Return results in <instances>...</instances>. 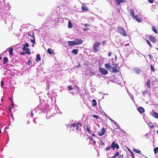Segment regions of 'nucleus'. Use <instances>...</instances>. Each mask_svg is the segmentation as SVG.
Masks as SVG:
<instances>
[{"mask_svg": "<svg viewBox=\"0 0 158 158\" xmlns=\"http://www.w3.org/2000/svg\"><path fill=\"white\" fill-rule=\"evenodd\" d=\"M148 56L149 58L151 59H152L153 58V56L150 54H149Z\"/></svg>", "mask_w": 158, "mask_h": 158, "instance_id": "obj_41", "label": "nucleus"}, {"mask_svg": "<svg viewBox=\"0 0 158 158\" xmlns=\"http://www.w3.org/2000/svg\"><path fill=\"white\" fill-rule=\"evenodd\" d=\"M148 44L151 47H152L150 41L147 40H145Z\"/></svg>", "mask_w": 158, "mask_h": 158, "instance_id": "obj_35", "label": "nucleus"}, {"mask_svg": "<svg viewBox=\"0 0 158 158\" xmlns=\"http://www.w3.org/2000/svg\"><path fill=\"white\" fill-rule=\"evenodd\" d=\"M105 66L106 67V68L108 69H110V64H106L105 65Z\"/></svg>", "mask_w": 158, "mask_h": 158, "instance_id": "obj_24", "label": "nucleus"}, {"mask_svg": "<svg viewBox=\"0 0 158 158\" xmlns=\"http://www.w3.org/2000/svg\"><path fill=\"white\" fill-rule=\"evenodd\" d=\"M11 107H10H10H9L8 109H9V112H11Z\"/></svg>", "mask_w": 158, "mask_h": 158, "instance_id": "obj_52", "label": "nucleus"}, {"mask_svg": "<svg viewBox=\"0 0 158 158\" xmlns=\"http://www.w3.org/2000/svg\"><path fill=\"white\" fill-rule=\"evenodd\" d=\"M118 32L123 36H126L127 35L126 31L123 29V27H120L117 28Z\"/></svg>", "mask_w": 158, "mask_h": 158, "instance_id": "obj_3", "label": "nucleus"}, {"mask_svg": "<svg viewBox=\"0 0 158 158\" xmlns=\"http://www.w3.org/2000/svg\"><path fill=\"white\" fill-rule=\"evenodd\" d=\"M92 135L94 137L95 136V135L94 133H93L92 134Z\"/></svg>", "mask_w": 158, "mask_h": 158, "instance_id": "obj_61", "label": "nucleus"}, {"mask_svg": "<svg viewBox=\"0 0 158 158\" xmlns=\"http://www.w3.org/2000/svg\"><path fill=\"white\" fill-rule=\"evenodd\" d=\"M135 72L137 74H139L141 72V70L139 69H136L135 70Z\"/></svg>", "mask_w": 158, "mask_h": 158, "instance_id": "obj_23", "label": "nucleus"}, {"mask_svg": "<svg viewBox=\"0 0 158 158\" xmlns=\"http://www.w3.org/2000/svg\"><path fill=\"white\" fill-rule=\"evenodd\" d=\"M148 125L149 127L151 128H152L154 127V125H153L152 123L151 122L149 123Z\"/></svg>", "mask_w": 158, "mask_h": 158, "instance_id": "obj_32", "label": "nucleus"}, {"mask_svg": "<svg viewBox=\"0 0 158 158\" xmlns=\"http://www.w3.org/2000/svg\"><path fill=\"white\" fill-rule=\"evenodd\" d=\"M85 27H89V25L87 23H86L85 24Z\"/></svg>", "mask_w": 158, "mask_h": 158, "instance_id": "obj_51", "label": "nucleus"}, {"mask_svg": "<svg viewBox=\"0 0 158 158\" xmlns=\"http://www.w3.org/2000/svg\"><path fill=\"white\" fill-rule=\"evenodd\" d=\"M121 0H115L116 4L117 5H119L121 3Z\"/></svg>", "mask_w": 158, "mask_h": 158, "instance_id": "obj_27", "label": "nucleus"}, {"mask_svg": "<svg viewBox=\"0 0 158 158\" xmlns=\"http://www.w3.org/2000/svg\"><path fill=\"white\" fill-rule=\"evenodd\" d=\"M137 110L140 113H142L144 112V110L142 107H139Z\"/></svg>", "mask_w": 158, "mask_h": 158, "instance_id": "obj_16", "label": "nucleus"}, {"mask_svg": "<svg viewBox=\"0 0 158 158\" xmlns=\"http://www.w3.org/2000/svg\"><path fill=\"white\" fill-rule=\"evenodd\" d=\"M26 51V52H29L28 53H27L28 54H31V52L29 51V49L28 48H27L26 50H25Z\"/></svg>", "mask_w": 158, "mask_h": 158, "instance_id": "obj_36", "label": "nucleus"}, {"mask_svg": "<svg viewBox=\"0 0 158 158\" xmlns=\"http://www.w3.org/2000/svg\"><path fill=\"white\" fill-rule=\"evenodd\" d=\"M68 44L69 46H72L76 45V44L74 41H68Z\"/></svg>", "mask_w": 158, "mask_h": 158, "instance_id": "obj_12", "label": "nucleus"}, {"mask_svg": "<svg viewBox=\"0 0 158 158\" xmlns=\"http://www.w3.org/2000/svg\"><path fill=\"white\" fill-rule=\"evenodd\" d=\"M149 39L153 43H156L157 41V40L156 38L152 35H149Z\"/></svg>", "mask_w": 158, "mask_h": 158, "instance_id": "obj_8", "label": "nucleus"}, {"mask_svg": "<svg viewBox=\"0 0 158 158\" xmlns=\"http://www.w3.org/2000/svg\"><path fill=\"white\" fill-rule=\"evenodd\" d=\"M123 156H124V155L123 154H122V155H121L120 156H119V157L120 158V157H121L122 158H123Z\"/></svg>", "mask_w": 158, "mask_h": 158, "instance_id": "obj_50", "label": "nucleus"}, {"mask_svg": "<svg viewBox=\"0 0 158 158\" xmlns=\"http://www.w3.org/2000/svg\"><path fill=\"white\" fill-rule=\"evenodd\" d=\"M93 117L94 118H98V116L94 114V115H93Z\"/></svg>", "mask_w": 158, "mask_h": 158, "instance_id": "obj_45", "label": "nucleus"}, {"mask_svg": "<svg viewBox=\"0 0 158 158\" xmlns=\"http://www.w3.org/2000/svg\"><path fill=\"white\" fill-rule=\"evenodd\" d=\"M121 2H126V1L125 0H121Z\"/></svg>", "mask_w": 158, "mask_h": 158, "instance_id": "obj_58", "label": "nucleus"}, {"mask_svg": "<svg viewBox=\"0 0 158 158\" xmlns=\"http://www.w3.org/2000/svg\"><path fill=\"white\" fill-rule=\"evenodd\" d=\"M119 66H118L117 64H116L115 65L114 67H111L110 69L111 70V71L112 72L115 73L119 72Z\"/></svg>", "mask_w": 158, "mask_h": 158, "instance_id": "obj_4", "label": "nucleus"}, {"mask_svg": "<svg viewBox=\"0 0 158 158\" xmlns=\"http://www.w3.org/2000/svg\"><path fill=\"white\" fill-rule=\"evenodd\" d=\"M11 102H12V103H11V106L10 107H11V108H13L14 107V104L13 102L12 99H11Z\"/></svg>", "mask_w": 158, "mask_h": 158, "instance_id": "obj_38", "label": "nucleus"}, {"mask_svg": "<svg viewBox=\"0 0 158 158\" xmlns=\"http://www.w3.org/2000/svg\"><path fill=\"white\" fill-rule=\"evenodd\" d=\"M110 147V146L106 148L105 149L106 151L109 150Z\"/></svg>", "mask_w": 158, "mask_h": 158, "instance_id": "obj_44", "label": "nucleus"}, {"mask_svg": "<svg viewBox=\"0 0 158 158\" xmlns=\"http://www.w3.org/2000/svg\"><path fill=\"white\" fill-rule=\"evenodd\" d=\"M101 145H105V144H104V143H103V142H102H102H101Z\"/></svg>", "mask_w": 158, "mask_h": 158, "instance_id": "obj_59", "label": "nucleus"}, {"mask_svg": "<svg viewBox=\"0 0 158 158\" xmlns=\"http://www.w3.org/2000/svg\"><path fill=\"white\" fill-rule=\"evenodd\" d=\"M116 156H112L111 157V158H116Z\"/></svg>", "mask_w": 158, "mask_h": 158, "instance_id": "obj_60", "label": "nucleus"}, {"mask_svg": "<svg viewBox=\"0 0 158 158\" xmlns=\"http://www.w3.org/2000/svg\"><path fill=\"white\" fill-rule=\"evenodd\" d=\"M28 35L29 36H30L31 37V36H32V35H31V33L30 34L29 33L28 34Z\"/></svg>", "mask_w": 158, "mask_h": 158, "instance_id": "obj_55", "label": "nucleus"}, {"mask_svg": "<svg viewBox=\"0 0 158 158\" xmlns=\"http://www.w3.org/2000/svg\"><path fill=\"white\" fill-rule=\"evenodd\" d=\"M86 131L88 132V133L90 134V133L91 132V131L89 129L88 125L86 126Z\"/></svg>", "mask_w": 158, "mask_h": 158, "instance_id": "obj_29", "label": "nucleus"}, {"mask_svg": "<svg viewBox=\"0 0 158 158\" xmlns=\"http://www.w3.org/2000/svg\"><path fill=\"white\" fill-rule=\"evenodd\" d=\"M76 45H79L83 43V40L81 39H77L74 41Z\"/></svg>", "mask_w": 158, "mask_h": 158, "instance_id": "obj_9", "label": "nucleus"}, {"mask_svg": "<svg viewBox=\"0 0 158 158\" xmlns=\"http://www.w3.org/2000/svg\"><path fill=\"white\" fill-rule=\"evenodd\" d=\"M89 139H90V140H93V138L92 137H91L90 136L89 137Z\"/></svg>", "mask_w": 158, "mask_h": 158, "instance_id": "obj_53", "label": "nucleus"}, {"mask_svg": "<svg viewBox=\"0 0 158 158\" xmlns=\"http://www.w3.org/2000/svg\"><path fill=\"white\" fill-rule=\"evenodd\" d=\"M31 61L30 60H29L28 61V64L29 65H31Z\"/></svg>", "mask_w": 158, "mask_h": 158, "instance_id": "obj_42", "label": "nucleus"}, {"mask_svg": "<svg viewBox=\"0 0 158 158\" xmlns=\"http://www.w3.org/2000/svg\"><path fill=\"white\" fill-rule=\"evenodd\" d=\"M24 46L26 48L28 47H29V44L28 43H25V44L24 45Z\"/></svg>", "mask_w": 158, "mask_h": 158, "instance_id": "obj_43", "label": "nucleus"}, {"mask_svg": "<svg viewBox=\"0 0 158 158\" xmlns=\"http://www.w3.org/2000/svg\"><path fill=\"white\" fill-rule=\"evenodd\" d=\"M135 152L137 153H138L139 154H141V152L140 150H139L138 149H134L133 150Z\"/></svg>", "mask_w": 158, "mask_h": 158, "instance_id": "obj_26", "label": "nucleus"}, {"mask_svg": "<svg viewBox=\"0 0 158 158\" xmlns=\"http://www.w3.org/2000/svg\"><path fill=\"white\" fill-rule=\"evenodd\" d=\"M132 158H135V157H134V155H133V156H132Z\"/></svg>", "mask_w": 158, "mask_h": 158, "instance_id": "obj_64", "label": "nucleus"}, {"mask_svg": "<svg viewBox=\"0 0 158 158\" xmlns=\"http://www.w3.org/2000/svg\"><path fill=\"white\" fill-rule=\"evenodd\" d=\"M152 30L153 31V32H155L156 34H157V32L156 29V27L154 26H152Z\"/></svg>", "mask_w": 158, "mask_h": 158, "instance_id": "obj_31", "label": "nucleus"}, {"mask_svg": "<svg viewBox=\"0 0 158 158\" xmlns=\"http://www.w3.org/2000/svg\"><path fill=\"white\" fill-rule=\"evenodd\" d=\"M111 120L113 122H114V123H116V122H115L113 120H112V119H111Z\"/></svg>", "mask_w": 158, "mask_h": 158, "instance_id": "obj_62", "label": "nucleus"}, {"mask_svg": "<svg viewBox=\"0 0 158 158\" xmlns=\"http://www.w3.org/2000/svg\"><path fill=\"white\" fill-rule=\"evenodd\" d=\"M99 70L100 72L103 75H106L108 74V71L102 68H99Z\"/></svg>", "mask_w": 158, "mask_h": 158, "instance_id": "obj_6", "label": "nucleus"}, {"mask_svg": "<svg viewBox=\"0 0 158 158\" xmlns=\"http://www.w3.org/2000/svg\"><path fill=\"white\" fill-rule=\"evenodd\" d=\"M8 59L7 57H4L3 59V64H5V63H6L8 61Z\"/></svg>", "mask_w": 158, "mask_h": 158, "instance_id": "obj_22", "label": "nucleus"}, {"mask_svg": "<svg viewBox=\"0 0 158 158\" xmlns=\"http://www.w3.org/2000/svg\"><path fill=\"white\" fill-rule=\"evenodd\" d=\"M105 130L104 127L102 128L100 131L98 132V134L99 136H102L103 135L105 132Z\"/></svg>", "mask_w": 158, "mask_h": 158, "instance_id": "obj_10", "label": "nucleus"}, {"mask_svg": "<svg viewBox=\"0 0 158 158\" xmlns=\"http://www.w3.org/2000/svg\"><path fill=\"white\" fill-rule=\"evenodd\" d=\"M73 89V88L72 85H70L68 86V89L69 90H72Z\"/></svg>", "mask_w": 158, "mask_h": 158, "instance_id": "obj_39", "label": "nucleus"}, {"mask_svg": "<svg viewBox=\"0 0 158 158\" xmlns=\"http://www.w3.org/2000/svg\"><path fill=\"white\" fill-rule=\"evenodd\" d=\"M78 133H77L78 135L81 138H84L85 136L84 131L81 129Z\"/></svg>", "mask_w": 158, "mask_h": 158, "instance_id": "obj_5", "label": "nucleus"}, {"mask_svg": "<svg viewBox=\"0 0 158 158\" xmlns=\"http://www.w3.org/2000/svg\"><path fill=\"white\" fill-rule=\"evenodd\" d=\"M93 143L94 144H95L96 143V142L95 140H94V141H93Z\"/></svg>", "mask_w": 158, "mask_h": 158, "instance_id": "obj_63", "label": "nucleus"}, {"mask_svg": "<svg viewBox=\"0 0 158 158\" xmlns=\"http://www.w3.org/2000/svg\"><path fill=\"white\" fill-rule=\"evenodd\" d=\"M29 52H20V54L21 55H24L28 53Z\"/></svg>", "mask_w": 158, "mask_h": 158, "instance_id": "obj_37", "label": "nucleus"}, {"mask_svg": "<svg viewBox=\"0 0 158 158\" xmlns=\"http://www.w3.org/2000/svg\"><path fill=\"white\" fill-rule=\"evenodd\" d=\"M150 67H151V71H152L153 72H154L155 71V69L154 68V66H153V65H151Z\"/></svg>", "mask_w": 158, "mask_h": 158, "instance_id": "obj_34", "label": "nucleus"}, {"mask_svg": "<svg viewBox=\"0 0 158 158\" xmlns=\"http://www.w3.org/2000/svg\"><path fill=\"white\" fill-rule=\"evenodd\" d=\"M32 36L31 37L33 38V39L32 40L31 39V43L33 44L32 46H33L34 45V44L35 43V36L33 33H32Z\"/></svg>", "mask_w": 158, "mask_h": 158, "instance_id": "obj_11", "label": "nucleus"}, {"mask_svg": "<svg viewBox=\"0 0 158 158\" xmlns=\"http://www.w3.org/2000/svg\"><path fill=\"white\" fill-rule=\"evenodd\" d=\"M35 60L37 62H38L39 61L41 60L40 55L39 54H38L37 55Z\"/></svg>", "mask_w": 158, "mask_h": 158, "instance_id": "obj_15", "label": "nucleus"}, {"mask_svg": "<svg viewBox=\"0 0 158 158\" xmlns=\"http://www.w3.org/2000/svg\"><path fill=\"white\" fill-rule=\"evenodd\" d=\"M134 11L133 9H131L130 11V15L133 17H134Z\"/></svg>", "mask_w": 158, "mask_h": 158, "instance_id": "obj_18", "label": "nucleus"}, {"mask_svg": "<svg viewBox=\"0 0 158 158\" xmlns=\"http://www.w3.org/2000/svg\"><path fill=\"white\" fill-rule=\"evenodd\" d=\"M100 44V43L98 42H95L94 44L93 48L95 52H96L99 51V50L98 49V48Z\"/></svg>", "mask_w": 158, "mask_h": 158, "instance_id": "obj_2", "label": "nucleus"}, {"mask_svg": "<svg viewBox=\"0 0 158 158\" xmlns=\"http://www.w3.org/2000/svg\"><path fill=\"white\" fill-rule=\"evenodd\" d=\"M154 0H148V2L151 3H152L153 2Z\"/></svg>", "mask_w": 158, "mask_h": 158, "instance_id": "obj_48", "label": "nucleus"}, {"mask_svg": "<svg viewBox=\"0 0 158 158\" xmlns=\"http://www.w3.org/2000/svg\"><path fill=\"white\" fill-rule=\"evenodd\" d=\"M111 148H112L113 150H114L115 148H116L117 149H118L119 148V146L117 143H115L114 141H113L110 146Z\"/></svg>", "mask_w": 158, "mask_h": 158, "instance_id": "obj_7", "label": "nucleus"}, {"mask_svg": "<svg viewBox=\"0 0 158 158\" xmlns=\"http://www.w3.org/2000/svg\"><path fill=\"white\" fill-rule=\"evenodd\" d=\"M14 49L13 48H10L9 49V53L10 55L11 56H12L13 55V51Z\"/></svg>", "mask_w": 158, "mask_h": 158, "instance_id": "obj_21", "label": "nucleus"}, {"mask_svg": "<svg viewBox=\"0 0 158 158\" xmlns=\"http://www.w3.org/2000/svg\"><path fill=\"white\" fill-rule=\"evenodd\" d=\"M119 152H117L115 153L114 156L116 157L117 156H118L119 155Z\"/></svg>", "mask_w": 158, "mask_h": 158, "instance_id": "obj_40", "label": "nucleus"}, {"mask_svg": "<svg viewBox=\"0 0 158 158\" xmlns=\"http://www.w3.org/2000/svg\"><path fill=\"white\" fill-rule=\"evenodd\" d=\"M135 19L138 22H139L141 21V19L139 18L138 15H135Z\"/></svg>", "mask_w": 158, "mask_h": 158, "instance_id": "obj_19", "label": "nucleus"}, {"mask_svg": "<svg viewBox=\"0 0 158 158\" xmlns=\"http://www.w3.org/2000/svg\"><path fill=\"white\" fill-rule=\"evenodd\" d=\"M102 43L103 45H104L106 43V41H104L102 42Z\"/></svg>", "mask_w": 158, "mask_h": 158, "instance_id": "obj_54", "label": "nucleus"}, {"mask_svg": "<svg viewBox=\"0 0 158 158\" xmlns=\"http://www.w3.org/2000/svg\"><path fill=\"white\" fill-rule=\"evenodd\" d=\"M68 27L69 28H71L72 27V24L71 21H69L68 22Z\"/></svg>", "mask_w": 158, "mask_h": 158, "instance_id": "obj_30", "label": "nucleus"}, {"mask_svg": "<svg viewBox=\"0 0 158 158\" xmlns=\"http://www.w3.org/2000/svg\"><path fill=\"white\" fill-rule=\"evenodd\" d=\"M152 113L153 116L155 118H158V113L153 111H152Z\"/></svg>", "mask_w": 158, "mask_h": 158, "instance_id": "obj_20", "label": "nucleus"}, {"mask_svg": "<svg viewBox=\"0 0 158 158\" xmlns=\"http://www.w3.org/2000/svg\"><path fill=\"white\" fill-rule=\"evenodd\" d=\"M92 106L93 107H95L96 106L97 104V102L96 101V100L95 99H93L92 100Z\"/></svg>", "mask_w": 158, "mask_h": 158, "instance_id": "obj_17", "label": "nucleus"}, {"mask_svg": "<svg viewBox=\"0 0 158 158\" xmlns=\"http://www.w3.org/2000/svg\"><path fill=\"white\" fill-rule=\"evenodd\" d=\"M48 53L50 55L53 53L52 50L50 48H48L47 50Z\"/></svg>", "mask_w": 158, "mask_h": 158, "instance_id": "obj_28", "label": "nucleus"}, {"mask_svg": "<svg viewBox=\"0 0 158 158\" xmlns=\"http://www.w3.org/2000/svg\"><path fill=\"white\" fill-rule=\"evenodd\" d=\"M81 9L83 11H87L89 10L87 6L85 5H83L81 6Z\"/></svg>", "mask_w": 158, "mask_h": 158, "instance_id": "obj_13", "label": "nucleus"}, {"mask_svg": "<svg viewBox=\"0 0 158 158\" xmlns=\"http://www.w3.org/2000/svg\"><path fill=\"white\" fill-rule=\"evenodd\" d=\"M89 29V28L85 27V28L84 29V31H87Z\"/></svg>", "mask_w": 158, "mask_h": 158, "instance_id": "obj_46", "label": "nucleus"}, {"mask_svg": "<svg viewBox=\"0 0 158 158\" xmlns=\"http://www.w3.org/2000/svg\"><path fill=\"white\" fill-rule=\"evenodd\" d=\"M158 151V148L156 147L154 149V151L155 154H156Z\"/></svg>", "mask_w": 158, "mask_h": 158, "instance_id": "obj_33", "label": "nucleus"}, {"mask_svg": "<svg viewBox=\"0 0 158 158\" xmlns=\"http://www.w3.org/2000/svg\"><path fill=\"white\" fill-rule=\"evenodd\" d=\"M129 150L130 151V152L131 154V155L133 156V154L132 152L130 150Z\"/></svg>", "mask_w": 158, "mask_h": 158, "instance_id": "obj_57", "label": "nucleus"}, {"mask_svg": "<svg viewBox=\"0 0 158 158\" xmlns=\"http://www.w3.org/2000/svg\"><path fill=\"white\" fill-rule=\"evenodd\" d=\"M3 85H4V83L3 82V81H1V85L2 87V86Z\"/></svg>", "mask_w": 158, "mask_h": 158, "instance_id": "obj_47", "label": "nucleus"}, {"mask_svg": "<svg viewBox=\"0 0 158 158\" xmlns=\"http://www.w3.org/2000/svg\"><path fill=\"white\" fill-rule=\"evenodd\" d=\"M82 127V124L80 123H73L71 125V128H72V130L76 132L77 133H78L79 131L81 129Z\"/></svg>", "mask_w": 158, "mask_h": 158, "instance_id": "obj_1", "label": "nucleus"}, {"mask_svg": "<svg viewBox=\"0 0 158 158\" xmlns=\"http://www.w3.org/2000/svg\"><path fill=\"white\" fill-rule=\"evenodd\" d=\"M146 85L148 88L150 89L151 88V81L150 79H148L147 80Z\"/></svg>", "mask_w": 158, "mask_h": 158, "instance_id": "obj_14", "label": "nucleus"}, {"mask_svg": "<svg viewBox=\"0 0 158 158\" xmlns=\"http://www.w3.org/2000/svg\"><path fill=\"white\" fill-rule=\"evenodd\" d=\"M72 53L74 54H76L78 53V50L77 49H74L72 50Z\"/></svg>", "mask_w": 158, "mask_h": 158, "instance_id": "obj_25", "label": "nucleus"}, {"mask_svg": "<svg viewBox=\"0 0 158 158\" xmlns=\"http://www.w3.org/2000/svg\"><path fill=\"white\" fill-rule=\"evenodd\" d=\"M27 48H26V47L24 46V47H23V48L22 49L24 51V50H25Z\"/></svg>", "mask_w": 158, "mask_h": 158, "instance_id": "obj_49", "label": "nucleus"}, {"mask_svg": "<svg viewBox=\"0 0 158 158\" xmlns=\"http://www.w3.org/2000/svg\"><path fill=\"white\" fill-rule=\"evenodd\" d=\"M108 56H110L111 55V53L110 52H109L108 54Z\"/></svg>", "mask_w": 158, "mask_h": 158, "instance_id": "obj_56", "label": "nucleus"}]
</instances>
